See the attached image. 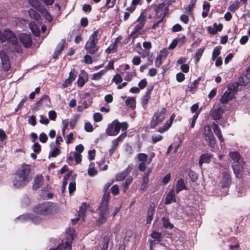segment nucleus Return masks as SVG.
<instances>
[{
  "instance_id": "nucleus-49",
  "label": "nucleus",
  "mask_w": 250,
  "mask_h": 250,
  "mask_svg": "<svg viewBox=\"0 0 250 250\" xmlns=\"http://www.w3.org/2000/svg\"><path fill=\"white\" fill-rule=\"evenodd\" d=\"M77 75V72L75 69H72L69 73L68 79H69L72 81H74Z\"/></svg>"
},
{
  "instance_id": "nucleus-16",
  "label": "nucleus",
  "mask_w": 250,
  "mask_h": 250,
  "mask_svg": "<svg viewBox=\"0 0 250 250\" xmlns=\"http://www.w3.org/2000/svg\"><path fill=\"white\" fill-rule=\"evenodd\" d=\"M65 43V40L64 39L62 40L57 45L54 54L52 56V58L54 59H56L60 54L62 52L63 49L64 45Z\"/></svg>"
},
{
  "instance_id": "nucleus-45",
  "label": "nucleus",
  "mask_w": 250,
  "mask_h": 250,
  "mask_svg": "<svg viewBox=\"0 0 250 250\" xmlns=\"http://www.w3.org/2000/svg\"><path fill=\"white\" fill-rule=\"evenodd\" d=\"M28 1L30 5L36 8L38 10L41 9L42 8L40 7V3L38 0H28Z\"/></svg>"
},
{
  "instance_id": "nucleus-10",
  "label": "nucleus",
  "mask_w": 250,
  "mask_h": 250,
  "mask_svg": "<svg viewBox=\"0 0 250 250\" xmlns=\"http://www.w3.org/2000/svg\"><path fill=\"white\" fill-rule=\"evenodd\" d=\"M18 219L22 222L30 221L35 224H39L42 221V219L40 217L32 214H23L19 216Z\"/></svg>"
},
{
  "instance_id": "nucleus-63",
  "label": "nucleus",
  "mask_w": 250,
  "mask_h": 250,
  "mask_svg": "<svg viewBox=\"0 0 250 250\" xmlns=\"http://www.w3.org/2000/svg\"><path fill=\"white\" fill-rule=\"evenodd\" d=\"M39 140L42 143H44L47 141V137L45 133H41L39 136Z\"/></svg>"
},
{
  "instance_id": "nucleus-51",
  "label": "nucleus",
  "mask_w": 250,
  "mask_h": 250,
  "mask_svg": "<svg viewBox=\"0 0 250 250\" xmlns=\"http://www.w3.org/2000/svg\"><path fill=\"white\" fill-rule=\"evenodd\" d=\"M112 81L114 82L116 84H118L122 82L123 79L120 75L116 74L113 78Z\"/></svg>"
},
{
  "instance_id": "nucleus-20",
  "label": "nucleus",
  "mask_w": 250,
  "mask_h": 250,
  "mask_svg": "<svg viewBox=\"0 0 250 250\" xmlns=\"http://www.w3.org/2000/svg\"><path fill=\"white\" fill-rule=\"evenodd\" d=\"M212 155L208 154V153H205L203 154H202L200 157V159L199 161V165L200 167H202V165L204 163H209L211 161V159L212 158Z\"/></svg>"
},
{
  "instance_id": "nucleus-25",
  "label": "nucleus",
  "mask_w": 250,
  "mask_h": 250,
  "mask_svg": "<svg viewBox=\"0 0 250 250\" xmlns=\"http://www.w3.org/2000/svg\"><path fill=\"white\" fill-rule=\"evenodd\" d=\"M229 155L233 161L232 164L243 162V161L241 160L240 155L238 152H231L229 153Z\"/></svg>"
},
{
  "instance_id": "nucleus-59",
  "label": "nucleus",
  "mask_w": 250,
  "mask_h": 250,
  "mask_svg": "<svg viewBox=\"0 0 250 250\" xmlns=\"http://www.w3.org/2000/svg\"><path fill=\"white\" fill-rule=\"evenodd\" d=\"M170 126V124H167V122L164 126L161 127L159 128L158 131L160 133H163L164 131L167 130Z\"/></svg>"
},
{
  "instance_id": "nucleus-55",
  "label": "nucleus",
  "mask_w": 250,
  "mask_h": 250,
  "mask_svg": "<svg viewBox=\"0 0 250 250\" xmlns=\"http://www.w3.org/2000/svg\"><path fill=\"white\" fill-rule=\"evenodd\" d=\"M150 97V96L149 95L146 94H145L143 96L142 98V104L144 106L147 104L148 101Z\"/></svg>"
},
{
  "instance_id": "nucleus-42",
  "label": "nucleus",
  "mask_w": 250,
  "mask_h": 250,
  "mask_svg": "<svg viewBox=\"0 0 250 250\" xmlns=\"http://www.w3.org/2000/svg\"><path fill=\"white\" fill-rule=\"evenodd\" d=\"M151 236L152 238L155 239L157 241H161L162 237V233L154 231L151 234Z\"/></svg>"
},
{
  "instance_id": "nucleus-61",
  "label": "nucleus",
  "mask_w": 250,
  "mask_h": 250,
  "mask_svg": "<svg viewBox=\"0 0 250 250\" xmlns=\"http://www.w3.org/2000/svg\"><path fill=\"white\" fill-rule=\"evenodd\" d=\"M60 246H61V249H62V248H63L65 250H70L71 247V243L70 242L67 241H65L64 244H63L62 245H61Z\"/></svg>"
},
{
  "instance_id": "nucleus-50",
  "label": "nucleus",
  "mask_w": 250,
  "mask_h": 250,
  "mask_svg": "<svg viewBox=\"0 0 250 250\" xmlns=\"http://www.w3.org/2000/svg\"><path fill=\"white\" fill-rule=\"evenodd\" d=\"M68 189L70 194H71L76 190V183L75 182H72L69 183Z\"/></svg>"
},
{
  "instance_id": "nucleus-1",
  "label": "nucleus",
  "mask_w": 250,
  "mask_h": 250,
  "mask_svg": "<svg viewBox=\"0 0 250 250\" xmlns=\"http://www.w3.org/2000/svg\"><path fill=\"white\" fill-rule=\"evenodd\" d=\"M30 172V166L23 164L15 174L13 181V186L16 188H21L25 186L32 179Z\"/></svg>"
},
{
  "instance_id": "nucleus-5",
  "label": "nucleus",
  "mask_w": 250,
  "mask_h": 250,
  "mask_svg": "<svg viewBox=\"0 0 250 250\" xmlns=\"http://www.w3.org/2000/svg\"><path fill=\"white\" fill-rule=\"evenodd\" d=\"M153 10L155 12V22L153 24L152 28L155 29L158 26L159 24L162 21L167 9L165 4L161 3L157 6H154Z\"/></svg>"
},
{
  "instance_id": "nucleus-29",
  "label": "nucleus",
  "mask_w": 250,
  "mask_h": 250,
  "mask_svg": "<svg viewBox=\"0 0 250 250\" xmlns=\"http://www.w3.org/2000/svg\"><path fill=\"white\" fill-rule=\"evenodd\" d=\"M206 141L208 142V145L211 148H214L215 146V139L213 134L212 135L206 137Z\"/></svg>"
},
{
  "instance_id": "nucleus-38",
  "label": "nucleus",
  "mask_w": 250,
  "mask_h": 250,
  "mask_svg": "<svg viewBox=\"0 0 250 250\" xmlns=\"http://www.w3.org/2000/svg\"><path fill=\"white\" fill-rule=\"evenodd\" d=\"M132 181L133 178L131 176L128 177L126 179L125 181L123 184V186L124 188V192H125L126 190L128 189L129 185L132 183Z\"/></svg>"
},
{
  "instance_id": "nucleus-43",
  "label": "nucleus",
  "mask_w": 250,
  "mask_h": 250,
  "mask_svg": "<svg viewBox=\"0 0 250 250\" xmlns=\"http://www.w3.org/2000/svg\"><path fill=\"white\" fill-rule=\"evenodd\" d=\"M204 49L203 48H199L197 52H196L195 57V62L197 63L199 61L200 58L201 57L203 52H204Z\"/></svg>"
},
{
  "instance_id": "nucleus-18",
  "label": "nucleus",
  "mask_w": 250,
  "mask_h": 250,
  "mask_svg": "<svg viewBox=\"0 0 250 250\" xmlns=\"http://www.w3.org/2000/svg\"><path fill=\"white\" fill-rule=\"evenodd\" d=\"M44 181L43 177L42 175H37L33 181V188L36 190L41 187Z\"/></svg>"
},
{
  "instance_id": "nucleus-8",
  "label": "nucleus",
  "mask_w": 250,
  "mask_h": 250,
  "mask_svg": "<svg viewBox=\"0 0 250 250\" xmlns=\"http://www.w3.org/2000/svg\"><path fill=\"white\" fill-rule=\"evenodd\" d=\"M137 22H138L135 26L133 31L130 34L133 39H134L138 37L139 33L144 27L146 23V17L143 14H141L137 19Z\"/></svg>"
},
{
  "instance_id": "nucleus-24",
  "label": "nucleus",
  "mask_w": 250,
  "mask_h": 250,
  "mask_svg": "<svg viewBox=\"0 0 250 250\" xmlns=\"http://www.w3.org/2000/svg\"><path fill=\"white\" fill-rule=\"evenodd\" d=\"M37 105L38 106L41 105L50 107V102L49 96L47 95H44L37 103Z\"/></svg>"
},
{
  "instance_id": "nucleus-30",
  "label": "nucleus",
  "mask_w": 250,
  "mask_h": 250,
  "mask_svg": "<svg viewBox=\"0 0 250 250\" xmlns=\"http://www.w3.org/2000/svg\"><path fill=\"white\" fill-rule=\"evenodd\" d=\"M109 240V235H106L104 236L102 243V250H108Z\"/></svg>"
},
{
  "instance_id": "nucleus-21",
  "label": "nucleus",
  "mask_w": 250,
  "mask_h": 250,
  "mask_svg": "<svg viewBox=\"0 0 250 250\" xmlns=\"http://www.w3.org/2000/svg\"><path fill=\"white\" fill-rule=\"evenodd\" d=\"M172 202H176L175 193L173 189H171L167 193L165 200V204L169 205Z\"/></svg>"
},
{
  "instance_id": "nucleus-52",
  "label": "nucleus",
  "mask_w": 250,
  "mask_h": 250,
  "mask_svg": "<svg viewBox=\"0 0 250 250\" xmlns=\"http://www.w3.org/2000/svg\"><path fill=\"white\" fill-rule=\"evenodd\" d=\"M147 83V82L146 80V79H144L139 83L138 86L141 89H143L146 87Z\"/></svg>"
},
{
  "instance_id": "nucleus-53",
  "label": "nucleus",
  "mask_w": 250,
  "mask_h": 250,
  "mask_svg": "<svg viewBox=\"0 0 250 250\" xmlns=\"http://www.w3.org/2000/svg\"><path fill=\"white\" fill-rule=\"evenodd\" d=\"M110 190L113 194L116 195L119 192V187L117 185H115L111 187Z\"/></svg>"
},
{
  "instance_id": "nucleus-23",
  "label": "nucleus",
  "mask_w": 250,
  "mask_h": 250,
  "mask_svg": "<svg viewBox=\"0 0 250 250\" xmlns=\"http://www.w3.org/2000/svg\"><path fill=\"white\" fill-rule=\"evenodd\" d=\"M213 130L215 133V134L217 136L219 140L221 142H223L224 141V138L222 135V132L221 131L220 128L218 126V125L215 124L213 123Z\"/></svg>"
},
{
  "instance_id": "nucleus-62",
  "label": "nucleus",
  "mask_w": 250,
  "mask_h": 250,
  "mask_svg": "<svg viewBox=\"0 0 250 250\" xmlns=\"http://www.w3.org/2000/svg\"><path fill=\"white\" fill-rule=\"evenodd\" d=\"M85 82L82 76H79L77 81L78 85L80 87H82L85 84Z\"/></svg>"
},
{
  "instance_id": "nucleus-2",
  "label": "nucleus",
  "mask_w": 250,
  "mask_h": 250,
  "mask_svg": "<svg viewBox=\"0 0 250 250\" xmlns=\"http://www.w3.org/2000/svg\"><path fill=\"white\" fill-rule=\"evenodd\" d=\"M110 193L105 192L103 195L102 202L98 208L100 218L97 221V224L101 225L105 222L109 214L108 204L110 200Z\"/></svg>"
},
{
  "instance_id": "nucleus-37",
  "label": "nucleus",
  "mask_w": 250,
  "mask_h": 250,
  "mask_svg": "<svg viewBox=\"0 0 250 250\" xmlns=\"http://www.w3.org/2000/svg\"><path fill=\"white\" fill-rule=\"evenodd\" d=\"M29 16L34 19L37 20L40 18V15L34 9H30L28 11Z\"/></svg>"
},
{
  "instance_id": "nucleus-58",
  "label": "nucleus",
  "mask_w": 250,
  "mask_h": 250,
  "mask_svg": "<svg viewBox=\"0 0 250 250\" xmlns=\"http://www.w3.org/2000/svg\"><path fill=\"white\" fill-rule=\"evenodd\" d=\"M181 39H176L174 40L171 43V44L169 45L168 48L170 49H172L174 48L178 43L179 42V41H180Z\"/></svg>"
},
{
  "instance_id": "nucleus-56",
  "label": "nucleus",
  "mask_w": 250,
  "mask_h": 250,
  "mask_svg": "<svg viewBox=\"0 0 250 250\" xmlns=\"http://www.w3.org/2000/svg\"><path fill=\"white\" fill-rule=\"evenodd\" d=\"M49 118L52 121H54L57 117L56 112L54 110H51L48 112Z\"/></svg>"
},
{
  "instance_id": "nucleus-4",
  "label": "nucleus",
  "mask_w": 250,
  "mask_h": 250,
  "mask_svg": "<svg viewBox=\"0 0 250 250\" xmlns=\"http://www.w3.org/2000/svg\"><path fill=\"white\" fill-rule=\"evenodd\" d=\"M0 41L2 42L6 41L16 46V51L20 52L21 49L18 45V40L13 32L8 29L1 31L0 30Z\"/></svg>"
},
{
  "instance_id": "nucleus-32",
  "label": "nucleus",
  "mask_w": 250,
  "mask_h": 250,
  "mask_svg": "<svg viewBox=\"0 0 250 250\" xmlns=\"http://www.w3.org/2000/svg\"><path fill=\"white\" fill-rule=\"evenodd\" d=\"M149 177L146 176H143V181L141 186V189L145 190L148 186Z\"/></svg>"
},
{
  "instance_id": "nucleus-13",
  "label": "nucleus",
  "mask_w": 250,
  "mask_h": 250,
  "mask_svg": "<svg viewBox=\"0 0 250 250\" xmlns=\"http://www.w3.org/2000/svg\"><path fill=\"white\" fill-rule=\"evenodd\" d=\"M133 164H129L126 168L122 172L119 173L116 176V179L118 181H123L130 173L133 169Z\"/></svg>"
},
{
  "instance_id": "nucleus-36",
  "label": "nucleus",
  "mask_w": 250,
  "mask_h": 250,
  "mask_svg": "<svg viewBox=\"0 0 250 250\" xmlns=\"http://www.w3.org/2000/svg\"><path fill=\"white\" fill-rule=\"evenodd\" d=\"M239 7V2L236 0L228 7V10L231 12H234Z\"/></svg>"
},
{
  "instance_id": "nucleus-19",
  "label": "nucleus",
  "mask_w": 250,
  "mask_h": 250,
  "mask_svg": "<svg viewBox=\"0 0 250 250\" xmlns=\"http://www.w3.org/2000/svg\"><path fill=\"white\" fill-rule=\"evenodd\" d=\"M234 96V93L231 91H226L220 99V102L222 104H226L229 101L232 99Z\"/></svg>"
},
{
  "instance_id": "nucleus-57",
  "label": "nucleus",
  "mask_w": 250,
  "mask_h": 250,
  "mask_svg": "<svg viewBox=\"0 0 250 250\" xmlns=\"http://www.w3.org/2000/svg\"><path fill=\"white\" fill-rule=\"evenodd\" d=\"M84 129L87 132H92L93 130V127L92 125L89 123H86L84 125Z\"/></svg>"
},
{
  "instance_id": "nucleus-12",
  "label": "nucleus",
  "mask_w": 250,
  "mask_h": 250,
  "mask_svg": "<svg viewBox=\"0 0 250 250\" xmlns=\"http://www.w3.org/2000/svg\"><path fill=\"white\" fill-rule=\"evenodd\" d=\"M0 57L4 70L6 71H9L11 68V63L9 58L3 51H0Z\"/></svg>"
},
{
  "instance_id": "nucleus-46",
  "label": "nucleus",
  "mask_w": 250,
  "mask_h": 250,
  "mask_svg": "<svg viewBox=\"0 0 250 250\" xmlns=\"http://www.w3.org/2000/svg\"><path fill=\"white\" fill-rule=\"evenodd\" d=\"M147 155L143 153H139L137 155V158L139 161L145 162L147 159Z\"/></svg>"
},
{
  "instance_id": "nucleus-60",
  "label": "nucleus",
  "mask_w": 250,
  "mask_h": 250,
  "mask_svg": "<svg viewBox=\"0 0 250 250\" xmlns=\"http://www.w3.org/2000/svg\"><path fill=\"white\" fill-rule=\"evenodd\" d=\"M93 118L95 122H98L102 121L103 117L100 113H96L94 114Z\"/></svg>"
},
{
  "instance_id": "nucleus-22",
  "label": "nucleus",
  "mask_w": 250,
  "mask_h": 250,
  "mask_svg": "<svg viewBox=\"0 0 250 250\" xmlns=\"http://www.w3.org/2000/svg\"><path fill=\"white\" fill-rule=\"evenodd\" d=\"M224 113V110L221 107L214 109L211 113V116L214 120L220 119Z\"/></svg>"
},
{
  "instance_id": "nucleus-15",
  "label": "nucleus",
  "mask_w": 250,
  "mask_h": 250,
  "mask_svg": "<svg viewBox=\"0 0 250 250\" xmlns=\"http://www.w3.org/2000/svg\"><path fill=\"white\" fill-rule=\"evenodd\" d=\"M19 40L22 44L27 48L31 45V40L29 35L26 34H21L19 36Z\"/></svg>"
},
{
  "instance_id": "nucleus-39",
  "label": "nucleus",
  "mask_w": 250,
  "mask_h": 250,
  "mask_svg": "<svg viewBox=\"0 0 250 250\" xmlns=\"http://www.w3.org/2000/svg\"><path fill=\"white\" fill-rule=\"evenodd\" d=\"M39 11L42 12L43 14L44 15L45 19L48 21H51L52 20V17L51 16L50 14L48 12L47 10H46L44 8H41V9H39Z\"/></svg>"
},
{
  "instance_id": "nucleus-26",
  "label": "nucleus",
  "mask_w": 250,
  "mask_h": 250,
  "mask_svg": "<svg viewBox=\"0 0 250 250\" xmlns=\"http://www.w3.org/2000/svg\"><path fill=\"white\" fill-rule=\"evenodd\" d=\"M29 26L33 34L36 36H38L40 35V31L37 25L34 22H31L29 24Z\"/></svg>"
},
{
  "instance_id": "nucleus-33",
  "label": "nucleus",
  "mask_w": 250,
  "mask_h": 250,
  "mask_svg": "<svg viewBox=\"0 0 250 250\" xmlns=\"http://www.w3.org/2000/svg\"><path fill=\"white\" fill-rule=\"evenodd\" d=\"M125 104L127 106H129L132 109L135 108L136 102L134 98H129L125 101Z\"/></svg>"
},
{
  "instance_id": "nucleus-9",
  "label": "nucleus",
  "mask_w": 250,
  "mask_h": 250,
  "mask_svg": "<svg viewBox=\"0 0 250 250\" xmlns=\"http://www.w3.org/2000/svg\"><path fill=\"white\" fill-rule=\"evenodd\" d=\"M166 109L163 108L160 112L154 114L152 118L150 123V126L152 128H154L159 123L162 122L165 118Z\"/></svg>"
},
{
  "instance_id": "nucleus-11",
  "label": "nucleus",
  "mask_w": 250,
  "mask_h": 250,
  "mask_svg": "<svg viewBox=\"0 0 250 250\" xmlns=\"http://www.w3.org/2000/svg\"><path fill=\"white\" fill-rule=\"evenodd\" d=\"M231 182V176L229 171H223L221 174L220 181L221 187L222 188H228Z\"/></svg>"
},
{
  "instance_id": "nucleus-27",
  "label": "nucleus",
  "mask_w": 250,
  "mask_h": 250,
  "mask_svg": "<svg viewBox=\"0 0 250 250\" xmlns=\"http://www.w3.org/2000/svg\"><path fill=\"white\" fill-rule=\"evenodd\" d=\"M154 207L150 206L147 211V217L146 218V223L147 224H150L151 221L153 219V216L154 214Z\"/></svg>"
},
{
  "instance_id": "nucleus-3",
  "label": "nucleus",
  "mask_w": 250,
  "mask_h": 250,
  "mask_svg": "<svg viewBox=\"0 0 250 250\" xmlns=\"http://www.w3.org/2000/svg\"><path fill=\"white\" fill-rule=\"evenodd\" d=\"M99 30L98 29L95 31L93 33L90 35L88 40L86 42L84 49L87 53L94 54L99 50V47L97 45L99 37Z\"/></svg>"
},
{
  "instance_id": "nucleus-7",
  "label": "nucleus",
  "mask_w": 250,
  "mask_h": 250,
  "mask_svg": "<svg viewBox=\"0 0 250 250\" xmlns=\"http://www.w3.org/2000/svg\"><path fill=\"white\" fill-rule=\"evenodd\" d=\"M53 204L51 202H45L42 204L37 206L34 208V211L35 213L40 214H46L52 212L53 210Z\"/></svg>"
},
{
  "instance_id": "nucleus-41",
  "label": "nucleus",
  "mask_w": 250,
  "mask_h": 250,
  "mask_svg": "<svg viewBox=\"0 0 250 250\" xmlns=\"http://www.w3.org/2000/svg\"><path fill=\"white\" fill-rule=\"evenodd\" d=\"M117 50L116 43L114 42L111 44L105 50V52L110 54L113 52H115Z\"/></svg>"
},
{
  "instance_id": "nucleus-17",
  "label": "nucleus",
  "mask_w": 250,
  "mask_h": 250,
  "mask_svg": "<svg viewBox=\"0 0 250 250\" xmlns=\"http://www.w3.org/2000/svg\"><path fill=\"white\" fill-rule=\"evenodd\" d=\"M88 206L86 203H83L81 206L79 210L78 211V216L79 217H77L76 219H72V221H77L80 219L81 218H82L83 221H84V213L86 211L87 208Z\"/></svg>"
},
{
  "instance_id": "nucleus-47",
  "label": "nucleus",
  "mask_w": 250,
  "mask_h": 250,
  "mask_svg": "<svg viewBox=\"0 0 250 250\" xmlns=\"http://www.w3.org/2000/svg\"><path fill=\"white\" fill-rule=\"evenodd\" d=\"M61 153L60 149L56 147L55 149H54L52 151H50L49 154V157H55L57 156H58L59 154H60Z\"/></svg>"
},
{
  "instance_id": "nucleus-48",
  "label": "nucleus",
  "mask_w": 250,
  "mask_h": 250,
  "mask_svg": "<svg viewBox=\"0 0 250 250\" xmlns=\"http://www.w3.org/2000/svg\"><path fill=\"white\" fill-rule=\"evenodd\" d=\"M204 135L205 137L213 135L211 128L209 125H206L204 127Z\"/></svg>"
},
{
  "instance_id": "nucleus-35",
  "label": "nucleus",
  "mask_w": 250,
  "mask_h": 250,
  "mask_svg": "<svg viewBox=\"0 0 250 250\" xmlns=\"http://www.w3.org/2000/svg\"><path fill=\"white\" fill-rule=\"evenodd\" d=\"M250 82L249 77L246 75L240 77L239 79V83L241 85H246Z\"/></svg>"
},
{
  "instance_id": "nucleus-14",
  "label": "nucleus",
  "mask_w": 250,
  "mask_h": 250,
  "mask_svg": "<svg viewBox=\"0 0 250 250\" xmlns=\"http://www.w3.org/2000/svg\"><path fill=\"white\" fill-rule=\"evenodd\" d=\"M243 162L238 163H236L232 165V167L233 170L234 174L236 177L241 178L242 176L243 171Z\"/></svg>"
},
{
  "instance_id": "nucleus-54",
  "label": "nucleus",
  "mask_w": 250,
  "mask_h": 250,
  "mask_svg": "<svg viewBox=\"0 0 250 250\" xmlns=\"http://www.w3.org/2000/svg\"><path fill=\"white\" fill-rule=\"evenodd\" d=\"M73 158L75 159V160L77 164L80 163L82 161V155L80 153L78 152H75L74 153Z\"/></svg>"
},
{
  "instance_id": "nucleus-44",
  "label": "nucleus",
  "mask_w": 250,
  "mask_h": 250,
  "mask_svg": "<svg viewBox=\"0 0 250 250\" xmlns=\"http://www.w3.org/2000/svg\"><path fill=\"white\" fill-rule=\"evenodd\" d=\"M220 54V49L216 46L215 47L212 52V60H215L218 57V56Z\"/></svg>"
},
{
  "instance_id": "nucleus-31",
  "label": "nucleus",
  "mask_w": 250,
  "mask_h": 250,
  "mask_svg": "<svg viewBox=\"0 0 250 250\" xmlns=\"http://www.w3.org/2000/svg\"><path fill=\"white\" fill-rule=\"evenodd\" d=\"M164 227L168 229H172L173 228V225L171 224L169 220V219L166 217H163L162 219Z\"/></svg>"
},
{
  "instance_id": "nucleus-6",
  "label": "nucleus",
  "mask_w": 250,
  "mask_h": 250,
  "mask_svg": "<svg viewBox=\"0 0 250 250\" xmlns=\"http://www.w3.org/2000/svg\"><path fill=\"white\" fill-rule=\"evenodd\" d=\"M128 127L125 122L120 123L117 120H114L108 125L106 129V133L109 136H115L118 134L121 129L123 131H125Z\"/></svg>"
},
{
  "instance_id": "nucleus-64",
  "label": "nucleus",
  "mask_w": 250,
  "mask_h": 250,
  "mask_svg": "<svg viewBox=\"0 0 250 250\" xmlns=\"http://www.w3.org/2000/svg\"><path fill=\"white\" fill-rule=\"evenodd\" d=\"M132 62L134 65H138L140 64L141 60L140 57L136 56L133 58Z\"/></svg>"
},
{
  "instance_id": "nucleus-28",
  "label": "nucleus",
  "mask_w": 250,
  "mask_h": 250,
  "mask_svg": "<svg viewBox=\"0 0 250 250\" xmlns=\"http://www.w3.org/2000/svg\"><path fill=\"white\" fill-rule=\"evenodd\" d=\"M184 189H186V186L185 185L184 180L182 178H180L177 181L176 192V193H178L180 191L183 190Z\"/></svg>"
},
{
  "instance_id": "nucleus-40",
  "label": "nucleus",
  "mask_w": 250,
  "mask_h": 250,
  "mask_svg": "<svg viewBox=\"0 0 250 250\" xmlns=\"http://www.w3.org/2000/svg\"><path fill=\"white\" fill-rule=\"evenodd\" d=\"M238 83H233L230 84L228 87V91H231V92H236L237 91V88L239 86Z\"/></svg>"
},
{
  "instance_id": "nucleus-34",
  "label": "nucleus",
  "mask_w": 250,
  "mask_h": 250,
  "mask_svg": "<svg viewBox=\"0 0 250 250\" xmlns=\"http://www.w3.org/2000/svg\"><path fill=\"white\" fill-rule=\"evenodd\" d=\"M106 71L105 70H102L98 73L94 74L92 76V79L95 81L100 80L102 78L103 76L106 73Z\"/></svg>"
}]
</instances>
